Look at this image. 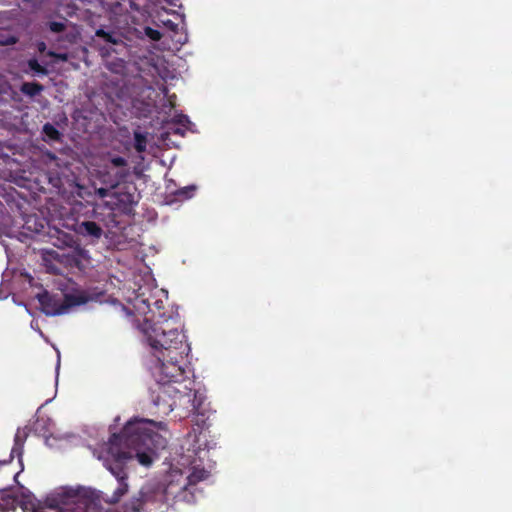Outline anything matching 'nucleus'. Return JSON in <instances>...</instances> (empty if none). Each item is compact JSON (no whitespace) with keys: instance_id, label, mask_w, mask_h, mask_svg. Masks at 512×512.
I'll return each mask as SVG.
<instances>
[{"instance_id":"19","label":"nucleus","mask_w":512,"mask_h":512,"mask_svg":"<svg viewBox=\"0 0 512 512\" xmlns=\"http://www.w3.org/2000/svg\"><path fill=\"white\" fill-rule=\"evenodd\" d=\"M96 36L99 38H102L105 42L110 43V44L117 45L119 43H122V40L120 38L116 37V35L114 33L107 32L104 29H98L96 31Z\"/></svg>"},{"instance_id":"4","label":"nucleus","mask_w":512,"mask_h":512,"mask_svg":"<svg viewBox=\"0 0 512 512\" xmlns=\"http://www.w3.org/2000/svg\"><path fill=\"white\" fill-rule=\"evenodd\" d=\"M148 311L145 314L144 321L141 325L143 333L153 341L157 342L159 336L166 334L174 336L176 344L180 345V349H185V345L181 341L183 339V323L180 315L172 308L166 309L168 298L156 299L155 297L144 300Z\"/></svg>"},{"instance_id":"20","label":"nucleus","mask_w":512,"mask_h":512,"mask_svg":"<svg viewBox=\"0 0 512 512\" xmlns=\"http://www.w3.org/2000/svg\"><path fill=\"white\" fill-rule=\"evenodd\" d=\"M67 19H63V21H49L46 23V27L48 28V30L52 33H55V34H58V33H62L66 30L67 28Z\"/></svg>"},{"instance_id":"16","label":"nucleus","mask_w":512,"mask_h":512,"mask_svg":"<svg viewBox=\"0 0 512 512\" xmlns=\"http://www.w3.org/2000/svg\"><path fill=\"white\" fill-rule=\"evenodd\" d=\"M197 190L195 185H188L186 187L180 188L175 192V196L179 201H184L192 198Z\"/></svg>"},{"instance_id":"13","label":"nucleus","mask_w":512,"mask_h":512,"mask_svg":"<svg viewBox=\"0 0 512 512\" xmlns=\"http://www.w3.org/2000/svg\"><path fill=\"white\" fill-rule=\"evenodd\" d=\"M44 90V86L38 82H23L20 86V91L30 97L34 98Z\"/></svg>"},{"instance_id":"28","label":"nucleus","mask_w":512,"mask_h":512,"mask_svg":"<svg viewBox=\"0 0 512 512\" xmlns=\"http://www.w3.org/2000/svg\"><path fill=\"white\" fill-rule=\"evenodd\" d=\"M38 49L40 52H43L46 49V45L44 42L38 44Z\"/></svg>"},{"instance_id":"12","label":"nucleus","mask_w":512,"mask_h":512,"mask_svg":"<svg viewBox=\"0 0 512 512\" xmlns=\"http://www.w3.org/2000/svg\"><path fill=\"white\" fill-rule=\"evenodd\" d=\"M145 505V500L139 490L128 502L125 503V510L126 512H142Z\"/></svg>"},{"instance_id":"7","label":"nucleus","mask_w":512,"mask_h":512,"mask_svg":"<svg viewBox=\"0 0 512 512\" xmlns=\"http://www.w3.org/2000/svg\"><path fill=\"white\" fill-rule=\"evenodd\" d=\"M29 435V429L27 427L24 428H18L15 436H14V444L11 449L10 453V459L0 461V466L8 464L14 457L18 458L19 465H21V468H24L23 465V451H24V444Z\"/></svg>"},{"instance_id":"11","label":"nucleus","mask_w":512,"mask_h":512,"mask_svg":"<svg viewBox=\"0 0 512 512\" xmlns=\"http://www.w3.org/2000/svg\"><path fill=\"white\" fill-rule=\"evenodd\" d=\"M48 255L52 257L53 260H56L59 263H64L68 266H75L79 267L80 265V259L77 255L74 254H59L56 251L48 252Z\"/></svg>"},{"instance_id":"32","label":"nucleus","mask_w":512,"mask_h":512,"mask_svg":"<svg viewBox=\"0 0 512 512\" xmlns=\"http://www.w3.org/2000/svg\"><path fill=\"white\" fill-rule=\"evenodd\" d=\"M22 470H23V468L20 467V471H17L16 475H19Z\"/></svg>"},{"instance_id":"27","label":"nucleus","mask_w":512,"mask_h":512,"mask_svg":"<svg viewBox=\"0 0 512 512\" xmlns=\"http://www.w3.org/2000/svg\"><path fill=\"white\" fill-rule=\"evenodd\" d=\"M46 267H47V270L52 273V274H55V275H60L62 274V270L61 268H59L57 265L55 264H46Z\"/></svg>"},{"instance_id":"31","label":"nucleus","mask_w":512,"mask_h":512,"mask_svg":"<svg viewBox=\"0 0 512 512\" xmlns=\"http://www.w3.org/2000/svg\"><path fill=\"white\" fill-rule=\"evenodd\" d=\"M22 470H23V468L20 467V471H17L16 475H19Z\"/></svg>"},{"instance_id":"21","label":"nucleus","mask_w":512,"mask_h":512,"mask_svg":"<svg viewBox=\"0 0 512 512\" xmlns=\"http://www.w3.org/2000/svg\"><path fill=\"white\" fill-rule=\"evenodd\" d=\"M15 503L17 504L16 498H12L8 494H1L0 512H7L9 510L10 506L14 507Z\"/></svg>"},{"instance_id":"25","label":"nucleus","mask_w":512,"mask_h":512,"mask_svg":"<svg viewBox=\"0 0 512 512\" xmlns=\"http://www.w3.org/2000/svg\"><path fill=\"white\" fill-rule=\"evenodd\" d=\"M190 121L186 115H179L172 124H179L181 127H186V124H188Z\"/></svg>"},{"instance_id":"29","label":"nucleus","mask_w":512,"mask_h":512,"mask_svg":"<svg viewBox=\"0 0 512 512\" xmlns=\"http://www.w3.org/2000/svg\"><path fill=\"white\" fill-rule=\"evenodd\" d=\"M176 1L177 0H167V2L170 4V5H176Z\"/></svg>"},{"instance_id":"26","label":"nucleus","mask_w":512,"mask_h":512,"mask_svg":"<svg viewBox=\"0 0 512 512\" xmlns=\"http://www.w3.org/2000/svg\"><path fill=\"white\" fill-rule=\"evenodd\" d=\"M112 188H110L109 186L107 188H104V187H101L99 189L96 190V193L99 197L101 198H105V197H108L110 195V190Z\"/></svg>"},{"instance_id":"22","label":"nucleus","mask_w":512,"mask_h":512,"mask_svg":"<svg viewBox=\"0 0 512 512\" xmlns=\"http://www.w3.org/2000/svg\"><path fill=\"white\" fill-rule=\"evenodd\" d=\"M110 164L114 168H126V167H128L127 160L125 158L121 157V156L112 157L111 160H110Z\"/></svg>"},{"instance_id":"24","label":"nucleus","mask_w":512,"mask_h":512,"mask_svg":"<svg viewBox=\"0 0 512 512\" xmlns=\"http://www.w3.org/2000/svg\"><path fill=\"white\" fill-rule=\"evenodd\" d=\"M170 133H173V134L183 137L185 135V130L183 129V127L170 126V127H168V131L166 132V134H170Z\"/></svg>"},{"instance_id":"1","label":"nucleus","mask_w":512,"mask_h":512,"mask_svg":"<svg viewBox=\"0 0 512 512\" xmlns=\"http://www.w3.org/2000/svg\"><path fill=\"white\" fill-rule=\"evenodd\" d=\"M160 430H166L165 422L134 418L126 423L120 434L114 433L110 437L103 462L118 481L109 500L111 504L118 503L129 490L127 462L136 457L140 464L149 466L158 451L166 448L167 439L159 433Z\"/></svg>"},{"instance_id":"14","label":"nucleus","mask_w":512,"mask_h":512,"mask_svg":"<svg viewBox=\"0 0 512 512\" xmlns=\"http://www.w3.org/2000/svg\"><path fill=\"white\" fill-rule=\"evenodd\" d=\"M43 140L58 142L61 141V132L51 123H45L42 128Z\"/></svg>"},{"instance_id":"15","label":"nucleus","mask_w":512,"mask_h":512,"mask_svg":"<svg viewBox=\"0 0 512 512\" xmlns=\"http://www.w3.org/2000/svg\"><path fill=\"white\" fill-rule=\"evenodd\" d=\"M147 143H148L147 133L141 132L140 130H135L134 131V145H133L134 149L138 153H143L147 149Z\"/></svg>"},{"instance_id":"18","label":"nucleus","mask_w":512,"mask_h":512,"mask_svg":"<svg viewBox=\"0 0 512 512\" xmlns=\"http://www.w3.org/2000/svg\"><path fill=\"white\" fill-rule=\"evenodd\" d=\"M147 337V341L149 343V345L155 350L158 352V354H162L165 350H164V346H162L160 343H161V340H165L168 342V344H172L171 343V340L173 339V336L171 335H164V336H159V340L157 342L153 341L152 339H150L148 336Z\"/></svg>"},{"instance_id":"2","label":"nucleus","mask_w":512,"mask_h":512,"mask_svg":"<svg viewBox=\"0 0 512 512\" xmlns=\"http://www.w3.org/2000/svg\"><path fill=\"white\" fill-rule=\"evenodd\" d=\"M185 345V349H180V345L176 344L174 338L171 340L172 344H168L167 341L161 340V345L164 346V352L157 355L159 361L158 373L159 383L161 384L160 390L154 399V404L162 412V408L166 402L162 398H159L163 394L165 387H177L181 390H185V386L189 385V381H194L189 377L190 370L187 369L186 357L190 352V346L187 342V337L183 334L181 340Z\"/></svg>"},{"instance_id":"6","label":"nucleus","mask_w":512,"mask_h":512,"mask_svg":"<svg viewBox=\"0 0 512 512\" xmlns=\"http://www.w3.org/2000/svg\"><path fill=\"white\" fill-rule=\"evenodd\" d=\"M145 504H171L181 500H190L191 496L178 482L168 484H146L140 489Z\"/></svg>"},{"instance_id":"17","label":"nucleus","mask_w":512,"mask_h":512,"mask_svg":"<svg viewBox=\"0 0 512 512\" xmlns=\"http://www.w3.org/2000/svg\"><path fill=\"white\" fill-rule=\"evenodd\" d=\"M27 66L33 75H47L48 70L42 66L36 58H31L27 61Z\"/></svg>"},{"instance_id":"8","label":"nucleus","mask_w":512,"mask_h":512,"mask_svg":"<svg viewBox=\"0 0 512 512\" xmlns=\"http://www.w3.org/2000/svg\"><path fill=\"white\" fill-rule=\"evenodd\" d=\"M209 476L208 471L203 468H194L190 475L185 479L184 483H179L181 487L191 496L190 500H181V502L192 503L195 501V486L205 480Z\"/></svg>"},{"instance_id":"10","label":"nucleus","mask_w":512,"mask_h":512,"mask_svg":"<svg viewBox=\"0 0 512 512\" xmlns=\"http://www.w3.org/2000/svg\"><path fill=\"white\" fill-rule=\"evenodd\" d=\"M129 175H130V171H129L128 167L118 168V170L115 171L114 173L108 172V174H107L108 179H104L103 182L105 184L109 185L110 188H116L121 183L126 182Z\"/></svg>"},{"instance_id":"9","label":"nucleus","mask_w":512,"mask_h":512,"mask_svg":"<svg viewBox=\"0 0 512 512\" xmlns=\"http://www.w3.org/2000/svg\"><path fill=\"white\" fill-rule=\"evenodd\" d=\"M76 232L92 241H98L103 235V229L94 221H83L77 225Z\"/></svg>"},{"instance_id":"3","label":"nucleus","mask_w":512,"mask_h":512,"mask_svg":"<svg viewBox=\"0 0 512 512\" xmlns=\"http://www.w3.org/2000/svg\"><path fill=\"white\" fill-rule=\"evenodd\" d=\"M189 385L185 386V390L177 387H165L162 398L166 402L162 408V414L167 415L174 409H179V416L185 417L189 414L194 415V431L201 432L210 426V409L205 404L206 397L195 389V381H189Z\"/></svg>"},{"instance_id":"5","label":"nucleus","mask_w":512,"mask_h":512,"mask_svg":"<svg viewBox=\"0 0 512 512\" xmlns=\"http://www.w3.org/2000/svg\"><path fill=\"white\" fill-rule=\"evenodd\" d=\"M42 311L48 316L62 315L70 308L86 304L92 296L84 289L74 288L69 293H64L63 298L58 295L43 291L36 296Z\"/></svg>"},{"instance_id":"23","label":"nucleus","mask_w":512,"mask_h":512,"mask_svg":"<svg viewBox=\"0 0 512 512\" xmlns=\"http://www.w3.org/2000/svg\"><path fill=\"white\" fill-rule=\"evenodd\" d=\"M146 34L154 41H159L162 37L161 33L158 30L147 28Z\"/></svg>"},{"instance_id":"30","label":"nucleus","mask_w":512,"mask_h":512,"mask_svg":"<svg viewBox=\"0 0 512 512\" xmlns=\"http://www.w3.org/2000/svg\"><path fill=\"white\" fill-rule=\"evenodd\" d=\"M127 198H128V201H129L130 203H132V202H133V200H132L133 196H132V195H130V194H129V195H127Z\"/></svg>"}]
</instances>
